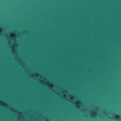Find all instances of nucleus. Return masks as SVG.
Here are the masks:
<instances>
[{
	"label": "nucleus",
	"mask_w": 121,
	"mask_h": 121,
	"mask_svg": "<svg viewBox=\"0 0 121 121\" xmlns=\"http://www.w3.org/2000/svg\"><path fill=\"white\" fill-rule=\"evenodd\" d=\"M2 30V28H0V32Z\"/></svg>",
	"instance_id": "obj_2"
},
{
	"label": "nucleus",
	"mask_w": 121,
	"mask_h": 121,
	"mask_svg": "<svg viewBox=\"0 0 121 121\" xmlns=\"http://www.w3.org/2000/svg\"><path fill=\"white\" fill-rule=\"evenodd\" d=\"M120 117L119 116L117 115V116H115V117L116 119H119V117Z\"/></svg>",
	"instance_id": "obj_1"
}]
</instances>
